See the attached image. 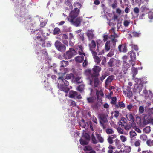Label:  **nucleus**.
Returning <instances> with one entry per match:
<instances>
[{"mask_svg": "<svg viewBox=\"0 0 153 153\" xmlns=\"http://www.w3.org/2000/svg\"><path fill=\"white\" fill-rule=\"evenodd\" d=\"M74 5L75 8L70 12L68 20L73 25L76 27L79 26L82 19V17H78L80 12V10L78 8H81V4L79 2H76Z\"/></svg>", "mask_w": 153, "mask_h": 153, "instance_id": "f257e3e1", "label": "nucleus"}, {"mask_svg": "<svg viewBox=\"0 0 153 153\" xmlns=\"http://www.w3.org/2000/svg\"><path fill=\"white\" fill-rule=\"evenodd\" d=\"M101 70L100 67L97 66H94L92 70L88 69L85 71V72L87 74H90V78L93 79L94 77H98Z\"/></svg>", "mask_w": 153, "mask_h": 153, "instance_id": "f03ea898", "label": "nucleus"}, {"mask_svg": "<svg viewBox=\"0 0 153 153\" xmlns=\"http://www.w3.org/2000/svg\"><path fill=\"white\" fill-rule=\"evenodd\" d=\"M76 53V51L73 48H70L69 50L63 54V57L65 59H69L71 58Z\"/></svg>", "mask_w": 153, "mask_h": 153, "instance_id": "7ed1b4c3", "label": "nucleus"}, {"mask_svg": "<svg viewBox=\"0 0 153 153\" xmlns=\"http://www.w3.org/2000/svg\"><path fill=\"white\" fill-rule=\"evenodd\" d=\"M148 124L153 125V117L150 115L146 116L143 118V123L141 126L143 125L144 126Z\"/></svg>", "mask_w": 153, "mask_h": 153, "instance_id": "20e7f679", "label": "nucleus"}, {"mask_svg": "<svg viewBox=\"0 0 153 153\" xmlns=\"http://www.w3.org/2000/svg\"><path fill=\"white\" fill-rule=\"evenodd\" d=\"M54 45L57 50L59 51L63 52L66 50V46L59 41H56Z\"/></svg>", "mask_w": 153, "mask_h": 153, "instance_id": "39448f33", "label": "nucleus"}, {"mask_svg": "<svg viewBox=\"0 0 153 153\" xmlns=\"http://www.w3.org/2000/svg\"><path fill=\"white\" fill-rule=\"evenodd\" d=\"M37 30H36L33 31H31V34L32 35L33 39L36 41H38L42 38L41 37L42 33L40 32H38Z\"/></svg>", "mask_w": 153, "mask_h": 153, "instance_id": "423d86ee", "label": "nucleus"}, {"mask_svg": "<svg viewBox=\"0 0 153 153\" xmlns=\"http://www.w3.org/2000/svg\"><path fill=\"white\" fill-rule=\"evenodd\" d=\"M115 27L112 28L110 30L109 32L111 33H113V35H111V39L112 42H113V45L115 46L116 45V42L117 41L116 39L115 38L117 37V34L115 32Z\"/></svg>", "mask_w": 153, "mask_h": 153, "instance_id": "0eeeda50", "label": "nucleus"}, {"mask_svg": "<svg viewBox=\"0 0 153 153\" xmlns=\"http://www.w3.org/2000/svg\"><path fill=\"white\" fill-rule=\"evenodd\" d=\"M131 88L129 86H127L126 88H125L123 91V94L125 95H127L129 98L131 97L133 95L132 92L131 91Z\"/></svg>", "mask_w": 153, "mask_h": 153, "instance_id": "6e6552de", "label": "nucleus"}, {"mask_svg": "<svg viewBox=\"0 0 153 153\" xmlns=\"http://www.w3.org/2000/svg\"><path fill=\"white\" fill-rule=\"evenodd\" d=\"M92 54L94 59V61L96 63V64H98L101 61L100 58L97 55V53L95 51H93Z\"/></svg>", "mask_w": 153, "mask_h": 153, "instance_id": "1a4fd4ad", "label": "nucleus"}, {"mask_svg": "<svg viewBox=\"0 0 153 153\" xmlns=\"http://www.w3.org/2000/svg\"><path fill=\"white\" fill-rule=\"evenodd\" d=\"M90 85H92V84L93 80L94 79V87H98L99 83V80L98 77H94L93 79L91 78L90 77Z\"/></svg>", "mask_w": 153, "mask_h": 153, "instance_id": "9d476101", "label": "nucleus"}, {"mask_svg": "<svg viewBox=\"0 0 153 153\" xmlns=\"http://www.w3.org/2000/svg\"><path fill=\"white\" fill-rule=\"evenodd\" d=\"M115 147L118 149H120L123 146V143H122L121 141L118 139L117 138L114 140Z\"/></svg>", "mask_w": 153, "mask_h": 153, "instance_id": "9b49d317", "label": "nucleus"}, {"mask_svg": "<svg viewBox=\"0 0 153 153\" xmlns=\"http://www.w3.org/2000/svg\"><path fill=\"white\" fill-rule=\"evenodd\" d=\"M86 34L89 40H91L94 37V35L93 34V30H88Z\"/></svg>", "mask_w": 153, "mask_h": 153, "instance_id": "f8f14e48", "label": "nucleus"}, {"mask_svg": "<svg viewBox=\"0 0 153 153\" xmlns=\"http://www.w3.org/2000/svg\"><path fill=\"white\" fill-rule=\"evenodd\" d=\"M116 137L117 136L115 134H111L108 136L107 140L110 145H111L113 143V139L116 138Z\"/></svg>", "mask_w": 153, "mask_h": 153, "instance_id": "ddd939ff", "label": "nucleus"}, {"mask_svg": "<svg viewBox=\"0 0 153 153\" xmlns=\"http://www.w3.org/2000/svg\"><path fill=\"white\" fill-rule=\"evenodd\" d=\"M117 60L116 59L112 58L110 59L108 62V64L109 67H111L117 64Z\"/></svg>", "mask_w": 153, "mask_h": 153, "instance_id": "4468645a", "label": "nucleus"}, {"mask_svg": "<svg viewBox=\"0 0 153 153\" xmlns=\"http://www.w3.org/2000/svg\"><path fill=\"white\" fill-rule=\"evenodd\" d=\"M118 48L119 51L120 52H126L127 50V47L126 45H120L118 46Z\"/></svg>", "mask_w": 153, "mask_h": 153, "instance_id": "2eb2a0df", "label": "nucleus"}, {"mask_svg": "<svg viewBox=\"0 0 153 153\" xmlns=\"http://www.w3.org/2000/svg\"><path fill=\"white\" fill-rule=\"evenodd\" d=\"M129 54L130 55L131 60L132 61H134L136 59V52H134L133 50H132L130 51Z\"/></svg>", "mask_w": 153, "mask_h": 153, "instance_id": "dca6fc26", "label": "nucleus"}, {"mask_svg": "<svg viewBox=\"0 0 153 153\" xmlns=\"http://www.w3.org/2000/svg\"><path fill=\"white\" fill-rule=\"evenodd\" d=\"M96 45L95 41L94 40H92L91 43L89 44L90 51H91V53L93 51H94L93 49L96 47Z\"/></svg>", "mask_w": 153, "mask_h": 153, "instance_id": "f3484780", "label": "nucleus"}, {"mask_svg": "<svg viewBox=\"0 0 153 153\" xmlns=\"http://www.w3.org/2000/svg\"><path fill=\"white\" fill-rule=\"evenodd\" d=\"M60 89L62 91H63L66 93H67L69 91V88L66 86L62 85H60Z\"/></svg>", "mask_w": 153, "mask_h": 153, "instance_id": "a211bd4d", "label": "nucleus"}, {"mask_svg": "<svg viewBox=\"0 0 153 153\" xmlns=\"http://www.w3.org/2000/svg\"><path fill=\"white\" fill-rule=\"evenodd\" d=\"M126 117L129 121L132 122H134L135 121L134 117L131 114H127L126 115Z\"/></svg>", "mask_w": 153, "mask_h": 153, "instance_id": "6ab92c4d", "label": "nucleus"}, {"mask_svg": "<svg viewBox=\"0 0 153 153\" xmlns=\"http://www.w3.org/2000/svg\"><path fill=\"white\" fill-rule=\"evenodd\" d=\"M114 76L113 75L109 76L105 80V84L106 85H108L114 79Z\"/></svg>", "mask_w": 153, "mask_h": 153, "instance_id": "aec40b11", "label": "nucleus"}, {"mask_svg": "<svg viewBox=\"0 0 153 153\" xmlns=\"http://www.w3.org/2000/svg\"><path fill=\"white\" fill-rule=\"evenodd\" d=\"M96 100V98L93 96L89 97L87 98V100L88 103H93Z\"/></svg>", "mask_w": 153, "mask_h": 153, "instance_id": "412c9836", "label": "nucleus"}, {"mask_svg": "<svg viewBox=\"0 0 153 153\" xmlns=\"http://www.w3.org/2000/svg\"><path fill=\"white\" fill-rule=\"evenodd\" d=\"M78 95V93L76 91L73 90L71 91L69 94V97L71 98H73L76 97Z\"/></svg>", "mask_w": 153, "mask_h": 153, "instance_id": "4be33fe9", "label": "nucleus"}, {"mask_svg": "<svg viewBox=\"0 0 153 153\" xmlns=\"http://www.w3.org/2000/svg\"><path fill=\"white\" fill-rule=\"evenodd\" d=\"M100 121H102L103 123H106L108 121L106 115L104 114H101L100 115Z\"/></svg>", "mask_w": 153, "mask_h": 153, "instance_id": "5701e85b", "label": "nucleus"}, {"mask_svg": "<svg viewBox=\"0 0 153 153\" xmlns=\"http://www.w3.org/2000/svg\"><path fill=\"white\" fill-rule=\"evenodd\" d=\"M143 121V119H142ZM136 122L137 123L139 124L141 127H144V126H141L143 123V121L141 122V117L139 116H137L136 118Z\"/></svg>", "mask_w": 153, "mask_h": 153, "instance_id": "b1692460", "label": "nucleus"}, {"mask_svg": "<svg viewBox=\"0 0 153 153\" xmlns=\"http://www.w3.org/2000/svg\"><path fill=\"white\" fill-rule=\"evenodd\" d=\"M84 58V56H79L75 57V61L79 63H81L83 61Z\"/></svg>", "mask_w": 153, "mask_h": 153, "instance_id": "393cba45", "label": "nucleus"}, {"mask_svg": "<svg viewBox=\"0 0 153 153\" xmlns=\"http://www.w3.org/2000/svg\"><path fill=\"white\" fill-rule=\"evenodd\" d=\"M97 138L98 139V142L102 143L104 141V139L101 136V134L100 133H96L95 134Z\"/></svg>", "mask_w": 153, "mask_h": 153, "instance_id": "a878e982", "label": "nucleus"}, {"mask_svg": "<svg viewBox=\"0 0 153 153\" xmlns=\"http://www.w3.org/2000/svg\"><path fill=\"white\" fill-rule=\"evenodd\" d=\"M123 67L124 69V71H127L128 69L130 67V65L127 63L126 60H123Z\"/></svg>", "mask_w": 153, "mask_h": 153, "instance_id": "bb28decb", "label": "nucleus"}, {"mask_svg": "<svg viewBox=\"0 0 153 153\" xmlns=\"http://www.w3.org/2000/svg\"><path fill=\"white\" fill-rule=\"evenodd\" d=\"M60 64L61 68L64 67H66L69 65V62L68 61L62 60L60 62Z\"/></svg>", "mask_w": 153, "mask_h": 153, "instance_id": "cd10ccee", "label": "nucleus"}, {"mask_svg": "<svg viewBox=\"0 0 153 153\" xmlns=\"http://www.w3.org/2000/svg\"><path fill=\"white\" fill-rule=\"evenodd\" d=\"M79 51L78 52L79 54L80 55H83L84 56H85V53L83 52V47L81 45L79 46Z\"/></svg>", "mask_w": 153, "mask_h": 153, "instance_id": "c85d7f7f", "label": "nucleus"}, {"mask_svg": "<svg viewBox=\"0 0 153 153\" xmlns=\"http://www.w3.org/2000/svg\"><path fill=\"white\" fill-rule=\"evenodd\" d=\"M37 42L38 45H41L42 47H45V39H44L42 38V39L38 41Z\"/></svg>", "mask_w": 153, "mask_h": 153, "instance_id": "c756f323", "label": "nucleus"}, {"mask_svg": "<svg viewBox=\"0 0 153 153\" xmlns=\"http://www.w3.org/2000/svg\"><path fill=\"white\" fill-rule=\"evenodd\" d=\"M58 79H60L64 83V85L68 86L69 85V82L68 81L66 80V79H64L63 77H59Z\"/></svg>", "mask_w": 153, "mask_h": 153, "instance_id": "7c9ffc66", "label": "nucleus"}, {"mask_svg": "<svg viewBox=\"0 0 153 153\" xmlns=\"http://www.w3.org/2000/svg\"><path fill=\"white\" fill-rule=\"evenodd\" d=\"M40 51L41 53H42V56H43V57L47 58L48 54L46 49H44L41 50Z\"/></svg>", "mask_w": 153, "mask_h": 153, "instance_id": "2f4dec72", "label": "nucleus"}, {"mask_svg": "<svg viewBox=\"0 0 153 153\" xmlns=\"http://www.w3.org/2000/svg\"><path fill=\"white\" fill-rule=\"evenodd\" d=\"M111 44L110 41H106L105 45V50L106 51H108L110 49Z\"/></svg>", "mask_w": 153, "mask_h": 153, "instance_id": "473e14b6", "label": "nucleus"}, {"mask_svg": "<svg viewBox=\"0 0 153 153\" xmlns=\"http://www.w3.org/2000/svg\"><path fill=\"white\" fill-rule=\"evenodd\" d=\"M85 85L82 84L77 87V90L80 93L83 92L84 89Z\"/></svg>", "mask_w": 153, "mask_h": 153, "instance_id": "72a5a7b5", "label": "nucleus"}, {"mask_svg": "<svg viewBox=\"0 0 153 153\" xmlns=\"http://www.w3.org/2000/svg\"><path fill=\"white\" fill-rule=\"evenodd\" d=\"M115 107L117 108L120 107L121 108H124L125 107V104L123 102H120L118 103V104L116 105Z\"/></svg>", "mask_w": 153, "mask_h": 153, "instance_id": "f704fd0d", "label": "nucleus"}, {"mask_svg": "<svg viewBox=\"0 0 153 153\" xmlns=\"http://www.w3.org/2000/svg\"><path fill=\"white\" fill-rule=\"evenodd\" d=\"M79 123L80 125L83 128H85L87 125L86 122H85V120L83 119L79 121Z\"/></svg>", "mask_w": 153, "mask_h": 153, "instance_id": "c9c22d12", "label": "nucleus"}, {"mask_svg": "<svg viewBox=\"0 0 153 153\" xmlns=\"http://www.w3.org/2000/svg\"><path fill=\"white\" fill-rule=\"evenodd\" d=\"M93 133H92L91 136L92 143L94 144H96L98 143V141L96 138Z\"/></svg>", "mask_w": 153, "mask_h": 153, "instance_id": "e433bc0d", "label": "nucleus"}, {"mask_svg": "<svg viewBox=\"0 0 153 153\" xmlns=\"http://www.w3.org/2000/svg\"><path fill=\"white\" fill-rule=\"evenodd\" d=\"M100 105L98 103H96L94 104H93L91 105L92 108L94 109H97L99 108H100Z\"/></svg>", "mask_w": 153, "mask_h": 153, "instance_id": "4c0bfd02", "label": "nucleus"}, {"mask_svg": "<svg viewBox=\"0 0 153 153\" xmlns=\"http://www.w3.org/2000/svg\"><path fill=\"white\" fill-rule=\"evenodd\" d=\"M146 144L149 147L153 146V140L151 139L148 140L146 141Z\"/></svg>", "mask_w": 153, "mask_h": 153, "instance_id": "58836bf2", "label": "nucleus"}, {"mask_svg": "<svg viewBox=\"0 0 153 153\" xmlns=\"http://www.w3.org/2000/svg\"><path fill=\"white\" fill-rule=\"evenodd\" d=\"M108 148V153H113V150L115 148V147L111 145H109Z\"/></svg>", "mask_w": 153, "mask_h": 153, "instance_id": "ea45409f", "label": "nucleus"}, {"mask_svg": "<svg viewBox=\"0 0 153 153\" xmlns=\"http://www.w3.org/2000/svg\"><path fill=\"white\" fill-rule=\"evenodd\" d=\"M150 131V127L149 126H147L143 129V131L146 133H149Z\"/></svg>", "mask_w": 153, "mask_h": 153, "instance_id": "a19ab883", "label": "nucleus"}, {"mask_svg": "<svg viewBox=\"0 0 153 153\" xmlns=\"http://www.w3.org/2000/svg\"><path fill=\"white\" fill-rule=\"evenodd\" d=\"M93 149L92 147L90 145H87L85 146L83 149L85 151H90Z\"/></svg>", "mask_w": 153, "mask_h": 153, "instance_id": "79ce46f5", "label": "nucleus"}, {"mask_svg": "<svg viewBox=\"0 0 153 153\" xmlns=\"http://www.w3.org/2000/svg\"><path fill=\"white\" fill-rule=\"evenodd\" d=\"M53 32L54 35L58 34L60 33L61 31L59 28L56 27L54 29Z\"/></svg>", "mask_w": 153, "mask_h": 153, "instance_id": "37998d69", "label": "nucleus"}, {"mask_svg": "<svg viewBox=\"0 0 153 153\" xmlns=\"http://www.w3.org/2000/svg\"><path fill=\"white\" fill-rule=\"evenodd\" d=\"M74 81L76 83L79 84L82 82V80L81 79V77H76L75 78Z\"/></svg>", "mask_w": 153, "mask_h": 153, "instance_id": "c03bdc74", "label": "nucleus"}, {"mask_svg": "<svg viewBox=\"0 0 153 153\" xmlns=\"http://www.w3.org/2000/svg\"><path fill=\"white\" fill-rule=\"evenodd\" d=\"M131 150L130 147H128L127 146H125L123 152L126 153H128L130 152Z\"/></svg>", "mask_w": 153, "mask_h": 153, "instance_id": "a18cd8bd", "label": "nucleus"}, {"mask_svg": "<svg viewBox=\"0 0 153 153\" xmlns=\"http://www.w3.org/2000/svg\"><path fill=\"white\" fill-rule=\"evenodd\" d=\"M141 141L139 139H136L135 140L134 145L136 147H138L140 145Z\"/></svg>", "mask_w": 153, "mask_h": 153, "instance_id": "49530a36", "label": "nucleus"}, {"mask_svg": "<svg viewBox=\"0 0 153 153\" xmlns=\"http://www.w3.org/2000/svg\"><path fill=\"white\" fill-rule=\"evenodd\" d=\"M80 143L81 145H87L88 143V142L85 140L81 138L80 140Z\"/></svg>", "mask_w": 153, "mask_h": 153, "instance_id": "de8ad7c7", "label": "nucleus"}, {"mask_svg": "<svg viewBox=\"0 0 153 153\" xmlns=\"http://www.w3.org/2000/svg\"><path fill=\"white\" fill-rule=\"evenodd\" d=\"M120 141H121L122 142L124 143L127 141V138L124 136L122 135L120 136Z\"/></svg>", "mask_w": 153, "mask_h": 153, "instance_id": "09e8293b", "label": "nucleus"}, {"mask_svg": "<svg viewBox=\"0 0 153 153\" xmlns=\"http://www.w3.org/2000/svg\"><path fill=\"white\" fill-rule=\"evenodd\" d=\"M106 132L108 134H112L114 133V131L112 129L108 128L106 130Z\"/></svg>", "mask_w": 153, "mask_h": 153, "instance_id": "8fccbe9b", "label": "nucleus"}, {"mask_svg": "<svg viewBox=\"0 0 153 153\" xmlns=\"http://www.w3.org/2000/svg\"><path fill=\"white\" fill-rule=\"evenodd\" d=\"M65 4L66 5L69 7V9H72L73 8V6L72 5L71 3L69 0H67L65 2Z\"/></svg>", "mask_w": 153, "mask_h": 153, "instance_id": "3c124183", "label": "nucleus"}, {"mask_svg": "<svg viewBox=\"0 0 153 153\" xmlns=\"http://www.w3.org/2000/svg\"><path fill=\"white\" fill-rule=\"evenodd\" d=\"M125 120L124 118H122L119 121V124L122 126H124V124L126 123Z\"/></svg>", "mask_w": 153, "mask_h": 153, "instance_id": "603ef678", "label": "nucleus"}, {"mask_svg": "<svg viewBox=\"0 0 153 153\" xmlns=\"http://www.w3.org/2000/svg\"><path fill=\"white\" fill-rule=\"evenodd\" d=\"M74 76V75L73 74L71 73L69 74H67L66 76L65 79H70L72 77Z\"/></svg>", "mask_w": 153, "mask_h": 153, "instance_id": "864d4df0", "label": "nucleus"}, {"mask_svg": "<svg viewBox=\"0 0 153 153\" xmlns=\"http://www.w3.org/2000/svg\"><path fill=\"white\" fill-rule=\"evenodd\" d=\"M117 98L115 97H113L111 98V103L113 105H115L117 102Z\"/></svg>", "mask_w": 153, "mask_h": 153, "instance_id": "5fc2aeb1", "label": "nucleus"}, {"mask_svg": "<svg viewBox=\"0 0 153 153\" xmlns=\"http://www.w3.org/2000/svg\"><path fill=\"white\" fill-rule=\"evenodd\" d=\"M147 136L146 135H142L140 136V138L143 141H145L147 139Z\"/></svg>", "mask_w": 153, "mask_h": 153, "instance_id": "6e6d98bb", "label": "nucleus"}, {"mask_svg": "<svg viewBox=\"0 0 153 153\" xmlns=\"http://www.w3.org/2000/svg\"><path fill=\"white\" fill-rule=\"evenodd\" d=\"M130 134L131 138H133L136 135V134L134 131H130Z\"/></svg>", "mask_w": 153, "mask_h": 153, "instance_id": "4d7b16f0", "label": "nucleus"}, {"mask_svg": "<svg viewBox=\"0 0 153 153\" xmlns=\"http://www.w3.org/2000/svg\"><path fill=\"white\" fill-rule=\"evenodd\" d=\"M86 123L87 124V126H88L89 125L90 128L91 130L92 131H94V129L92 127V123L91 122V121H90L88 122H86Z\"/></svg>", "mask_w": 153, "mask_h": 153, "instance_id": "13d9d810", "label": "nucleus"}, {"mask_svg": "<svg viewBox=\"0 0 153 153\" xmlns=\"http://www.w3.org/2000/svg\"><path fill=\"white\" fill-rule=\"evenodd\" d=\"M84 137L85 139L88 141H89L90 139V136L87 133H85L84 135Z\"/></svg>", "mask_w": 153, "mask_h": 153, "instance_id": "bf43d9fd", "label": "nucleus"}, {"mask_svg": "<svg viewBox=\"0 0 153 153\" xmlns=\"http://www.w3.org/2000/svg\"><path fill=\"white\" fill-rule=\"evenodd\" d=\"M130 23V21L127 20H124L123 22V25L125 27H128V26Z\"/></svg>", "mask_w": 153, "mask_h": 153, "instance_id": "052dcab7", "label": "nucleus"}, {"mask_svg": "<svg viewBox=\"0 0 153 153\" xmlns=\"http://www.w3.org/2000/svg\"><path fill=\"white\" fill-rule=\"evenodd\" d=\"M114 54V50L111 49L110 52H109L107 55V56L111 57Z\"/></svg>", "mask_w": 153, "mask_h": 153, "instance_id": "680f3d73", "label": "nucleus"}, {"mask_svg": "<svg viewBox=\"0 0 153 153\" xmlns=\"http://www.w3.org/2000/svg\"><path fill=\"white\" fill-rule=\"evenodd\" d=\"M149 10V9L145 5L142 6L141 8V10L142 12L144 11L145 10Z\"/></svg>", "mask_w": 153, "mask_h": 153, "instance_id": "e2e57ef3", "label": "nucleus"}, {"mask_svg": "<svg viewBox=\"0 0 153 153\" xmlns=\"http://www.w3.org/2000/svg\"><path fill=\"white\" fill-rule=\"evenodd\" d=\"M144 111V108L143 106H140L139 107V112L141 113L142 114L143 113Z\"/></svg>", "mask_w": 153, "mask_h": 153, "instance_id": "0e129e2a", "label": "nucleus"}, {"mask_svg": "<svg viewBox=\"0 0 153 153\" xmlns=\"http://www.w3.org/2000/svg\"><path fill=\"white\" fill-rule=\"evenodd\" d=\"M131 128V126L129 124H127L124 127V129L126 131L129 130Z\"/></svg>", "mask_w": 153, "mask_h": 153, "instance_id": "69168bd1", "label": "nucleus"}, {"mask_svg": "<svg viewBox=\"0 0 153 153\" xmlns=\"http://www.w3.org/2000/svg\"><path fill=\"white\" fill-rule=\"evenodd\" d=\"M117 130L119 134H123V131L121 128L118 127L117 128Z\"/></svg>", "mask_w": 153, "mask_h": 153, "instance_id": "338daca9", "label": "nucleus"}, {"mask_svg": "<svg viewBox=\"0 0 153 153\" xmlns=\"http://www.w3.org/2000/svg\"><path fill=\"white\" fill-rule=\"evenodd\" d=\"M114 116L117 118L119 115V112L118 111H114Z\"/></svg>", "mask_w": 153, "mask_h": 153, "instance_id": "774afa93", "label": "nucleus"}]
</instances>
